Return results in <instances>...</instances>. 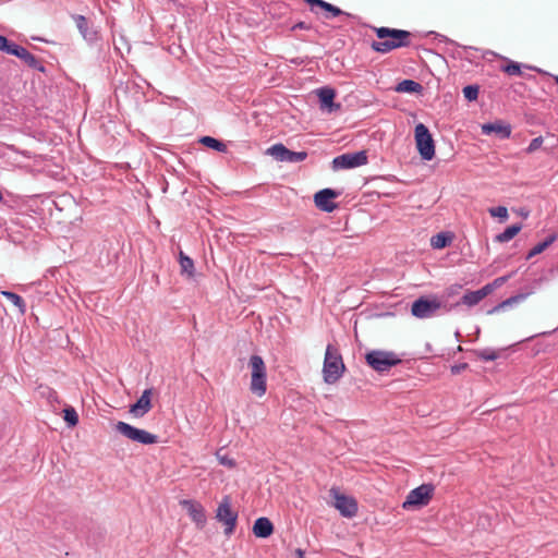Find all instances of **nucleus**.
Instances as JSON below:
<instances>
[{
	"label": "nucleus",
	"instance_id": "1",
	"mask_svg": "<svg viewBox=\"0 0 558 558\" xmlns=\"http://www.w3.org/2000/svg\"><path fill=\"white\" fill-rule=\"evenodd\" d=\"M379 40L372 43L376 52L388 53L393 49L410 46L411 33L404 29L378 27L375 29Z\"/></svg>",
	"mask_w": 558,
	"mask_h": 558
},
{
	"label": "nucleus",
	"instance_id": "2",
	"mask_svg": "<svg viewBox=\"0 0 558 558\" xmlns=\"http://www.w3.org/2000/svg\"><path fill=\"white\" fill-rule=\"evenodd\" d=\"M452 306L442 303L436 295L420 296L411 306V314L418 319L432 318L438 314L439 311L449 313Z\"/></svg>",
	"mask_w": 558,
	"mask_h": 558
},
{
	"label": "nucleus",
	"instance_id": "3",
	"mask_svg": "<svg viewBox=\"0 0 558 558\" xmlns=\"http://www.w3.org/2000/svg\"><path fill=\"white\" fill-rule=\"evenodd\" d=\"M345 369L342 356L332 344H328L325 352L323 375L327 384L337 383Z\"/></svg>",
	"mask_w": 558,
	"mask_h": 558
},
{
	"label": "nucleus",
	"instance_id": "4",
	"mask_svg": "<svg viewBox=\"0 0 558 558\" xmlns=\"http://www.w3.org/2000/svg\"><path fill=\"white\" fill-rule=\"evenodd\" d=\"M251 367V391L257 397H263L267 390L266 365L260 355L254 354L250 357Z\"/></svg>",
	"mask_w": 558,
	"mask_h": 558
},
{
	"label": "nucleus",
	"instance_id": "5",
	"mask_svg": "<svg viewBox=\"0 0 558 558\" xmlns=\"http://www.w3.org/2000/svg\"><path fill=\"white\" fill-rule=\"evenodd\" d=\"M414 137L421 158L426 161L432 160L435 157V142L428 128L423 123L416 124Z\"/></svg>",
	"mask_w": 558,
	"mask_h": 558
},
{
	"label": "nucleus",
	"instance_id": "6",
	"mask_svg": "<svg viewBox=\"0 0 558 558\" xmlns=\"http://www.w3.org/2000/svg\"><path fill=\"white\" fill-rule=\"evenodd\" d=\"M367 364L376 372L384 373L398 365L401 359L393 352L373 350L365 355Z\"/></svg>",
	"mask_w": 558,
	"mask_h": 558
},
{
	"label": "nucleus",
	"instance_id": "7",
	"mask_svg": "<svg viewBox=\"0 0 558 558\" xmlns=\"http://www.w3.org/2000/svg\"><path fill=\"white\" fill-rule=\"evenodd\" d=\"M114 429L125 438L142 445H153L158 442L157 435L151 434L145 429L134 427L122 421H119L116 424Z\"/></svg>",
	"mask_w": 558,
	"mask_h": 558
},
{
	"label": "nucleus",
	"instance_id": "8",
	"mask_svg": "<svg viewBox=\"0 0 558 558\" xmlns=\"http://www.w3.org/2000/svg\"><path fill=\"white\" fill-rule=\"evenodd\" d=\"M216 519L225 525V534L231 535L236 526L238 513L231 508V500L229 496H225L220 501Z\"/></svg>",
	"mask_w": 558,
	"mask_h": 558
},
{
	"label": "nucleus",
	"instance_id": "9",
	"mask_svg": "<svg viewBox=\"0 0 558 558\" xmlns=\"http://www.w3.org/2000/svg\"><path fill=\"white\" fill-rule=\"evenodd\" d=\"M368 157L365 150L345 153L332 159V170L353 169L366 165Z\"/></svg>",
	"mask_w": 558,
	"mask_h": 558
},
{
	"label": "nucleus",
	"instance_id": "10",
	"mask_svg": "<svg viewBox=\"0 0 558 558\" xmlns=\"http://www.w3.org/2000/svg\"><path fill=\"white\" fill-rule=\"evenodd\" d=\"M434 493V486L430 484H422L418 487L412 489L405 500L402 504L403 509H412L416 507L426 506Z\"/></svg>",
	"mask_w": 558,
	"mask_h": 558
},
{
	"label": "nucleus",
	"instance_id": "11",
	"mask_svg": "<svg viewBox=\"0 0 558 558\" xmlns=\"http://www.w3.org/2000/svg\"><path fill=\"white\" fill-rule=\"evenodd\" d=\"M330 495L333 497L335 508L345 518H352L357 512V502L353 497L340 494L337 489L331 488Z\"/></svg>",
	"mask_w": 558,
	"mask_h": 558
},
{
	"label": "nucleus",
	"instance_id": "12",
	"mask_svg": "<svg viewBox=\"0 0 558 558\" xmlns=\"http://www.w3.org/2000/svg\"><path fill=\"white\" fill-rule=\"evenodd\" d=\"M340 195V192L326 187L314 195L315 206L325 213H332L337 209L338 205L332 202V199L337 198Z\"/></svg>",
	"mask_w": 558,
	"mask_h": 558
},
{
	"label": "nucleus",
	"instance_id": "13",
	"mask_svg": "<svg viewBox=\"0 0 558 558\" xmlns=\"http://www.w3.org/2000/svg\"><path fill=\"white\" fill-rule=\"evenodd\" d=\"M180 505L187 511V514L198 529H203L206 525L207 517L204 507L195 500L183 499Z\"/></svg>",
	"mask_w": 558,
	"mask_h": 558
},
{
	"label": "nucleus",
	"instance_id": "14",
	"mask_svg": "<svg viewBox=\"0 0 558 558\" xmlns=\"http://www.w3.org/2000/svg\"><path fill=\"white\" fill-rule=\"evenodd\" d=\"M319 99L320 109L328 112H335L340 109V104L335 102L336 90L331 87L325 86L316 89Z\"/></svg>",
	"mask_w": 558,
	"mask_h": 558
},
{
	"label": "nucleus",
	"instance_id": "15",
	"mask_svg": "<svg viewBox=\"0 0 558 558\" xmlns=\"http://www.w3.org/2000/svg\"><path fill=\"white\" fill-rule=\"evenodd\" d=\"M150 396V389L144 390L137 401L130 407V413H132L135 417H143L146 413H148L151 409Z\"/></svg>",
	"mask_w": 558,
	"mask_h": 558
},
{
	"label": "nucleus",
	"instance_id": "16",
	"mask_svg": "<svg viewBox=\"0 0 558 558\" xmlns=\"http://www.w3.org/2000/svg\"><path fill=\"white\" fill-rule=\"evenodd\" d=\"M73 20L76 24L77 29L85 40L88 43H94L98 38V34L95 29L88 26V21L84 15L76 14L73 16Z\"/></svg>",
	"mask_w": 558,
	"mask_h": 558
},
{
	"label": "nucleus",
	"instance_id": "17",
	"mask_svg": "<svg viewBox=\"0 0 558 558\" xmlns=\"http://www.w3.org/2000/svg\"><path fill=\"white\" fill-rule=\"evenodd\" d=\"M482 133L485 135L496 133L500 138L505 140L510 137L511 126L499 122L485 123L482 125Z\"/></svg>",
	"mask_w": 558,
	"mask_h": 558
},
{
	"label": "nucleus",
	"instance_id": "18",
	"mask_svg": "<svg viewBox=\"0 0 558 558\" xmlns=\"http://www.w3.org/2000/svg\"><path fill=\"white\" fill-rule=\"evenodd\" d=\"M274 532V525L271 521L266 517L256 519L253 525V533L256 537L267 538Z\"/></svg>",
	"mask_w": 558,
	"mask_h": 558
},
{
	"label": "nucleus",
	"instance_id": "19",
	"mask_svg": "<svg viewBox=\"0 0 558 558\" xmlns=\"http://www.w3.org/2000/svg\"><path fill=\"white\" fill-rule=\"evenodd\" d=\"M507 60V64L501 66V71L507 73L508 75H523L521 69L522 66L532 71H536L538 73H544L541 69L532 65L521 64L519 62Z\"/></svg>",
	"mask_w": 558,
	"mask_h": 558
},
{
	"label": "nucleus",
	"instance_id": "20",
	"mask_svg": "<svg viewBox=\"0 0 558 558\" xmlns=\"http://www.w3.org/2000/svg\"><path fill=\"white\" fill-rule=\"evenodd\" d=\"M395 90L398 93L414 94L421 93L423 90V86L413 80H403L398 83Z\"/></svg>",
	"mask_w": 558,
	"mask_h": 558
},
{
	"label": "nucleus",
	"instance_id": "21",
	"mask_svg": "<svg viewBox=\"0 0 558 558\" xmlns=\"http://www.w3.org/2000/svg\"><path fill=\"white\" fill-rule=\"evenodd\" d=\"M179 263L181 267V274L186 275L189 278L194 276V262L191 257L185 255L182 251L179 253Z\"/></svg>",
	"mask_w": 558,
	"mask_h": 558
},
{
	"label": "nucleus",
	"instance_id": "22",
	"mask_svg": "<svg viewBox=\"0 0 558 558\" xmlns=\"http://www.w3.org/2000/svg\"><path fill=\"white\" fill-rule=\"evenodd\" d=\"M267 154L276 160L287 162L289 149L281 143L275 144L267 149Z\"/></svg>",
	"mask_w": 558,
	"mask_h": 558
},
{
	"label": "nucleus",
	"instance_id": "23",
	"mask_svg": "<svg viewBox=\"0 0 558 558\" xmlns=\"http://www.w3.org/2000/svg\"><path fill=\"white\" fill-rule=\"evenodd\" d=\"M452 241V235L449 232H439L432 236L430 244L434 248L440 250L448 246Z\"/></svg>",
	"mask_w": 558,
	"mask_h": 558
},
{
	"label": "nucleus",
	"instance_id": "24",
	"mask_svg": "<svg viewBox=\"0 0 558 558\" xmlns=\"http://www.w3.org/2000/svg\"><path fill=\"white\" fill-rule=\"evenodd\" d=\"M199 143L208 148H211L220 153H225L227 150V145L223 142L211 136L201 137Z\"/></svg>",
	"mask_w": 558,
	"mask_h": 558
},
{
	"label": "nucleus",
	"instance_id": "25",
	"mask_svg": "<svg viewBox=\"0 0 558 558\" xmlns=\"http://www.w3.org/2000/svg\"><path fill=\"white\" fill-rule=\"evenodd\" d=\"M482 300L480 298L478 292L468 291L466 293L463 294V296L461 298V300L459 302H457L456 304H453L451 306L453 308V307L459 306L460 304H464V305L471 307V306L478 304Z\"/></svg>",
	"mask_w": 558,
	"mask_h": 558
},
{
	"label": "nucleus",
	"instance_id": "26",
	"mask_svg": "<svg viewBox=\"0 0 558 558\" xmlns=\"http://www.w3.org/2000/svg\"><path fill=\"white\" fill-rule=\"evenodd\" d=\"M1 294L16 306L21 314L26 312V304L22 296L12 291H1Z\"/></svg>",
	"mask_w": 558,
	"mask_h": 558
},
{
	"label": "nucleus",
	"instance_id": "27",
	"mask_svg": "<svg viewBox=\"0 0 558 558\" xmlns=\"http://www.w3.org/2000/svg\"><path fill=\"white\" fill-rule=\"evenodd\" d=\"M20 59L23 60L25 62V64H27L29 68H32L34 70H37L40 72L45 71V66L41 64V62L34 54H32L27 49H25V51L23 52V54Z\"/></svg>",
	"mask_w": 558,
	"mask_h": 558
},
{
	"label": "nucleus",
	"instance_id": "28",
	"mask_svg": "<svg viewBox=\"0 0 558 558\" xmlns=\"http://www.w3.org/2000/svg\"><path fill=\"white\" fill-rule=\"evenodd\" d=\"M520 230H521L520 225H512V226L506 228V230L504 232L499 233L496 236V241L500 242V243L508 242V241L512 240L520 232Z\"/></svg>",
	"mask_w": 558,
	"mask_h": 558
},
{
	"label": "nucleus",
	"instance_id": "29",
	"mask_svg": "<svg viewBox=\"0 0 558 558\" xmlns=\"http://www.w3.org/2000/svg\"><path fill=\"white\" fill-rule=\"evenodd\" d=\"M556 240V235H548L544 241L536 244L527 254L526 258H532L533 256L541 254L545 251L550 244H553Z\"/></svg>",
	"mask_w": 558,
	"mask_h": 558
},
{
	"label": "nucleus",
	"instance_id": "30",
	"mask_svg": "<svg viewBox=\"0 0 558 558\" xmlns=\"http://www.w3.org/2000/svg\"><path fill=\"white\" fill-rule=\"evenodd\" d=\"M63 420L70 427H74L78 423V415L76 410L73 407H66L63 410Z\"/></svg>",
	"mask_w": 558,
	"mask_h": 558
},
{
	"label": "nucleus",
	"instance_id": "31",
	"mask_svg": "<svg viewBox=\"0 0 558 558\" xmlns=\"http://www.w3.org/2000/svg\"><path fill=\"white\" fill-rule=\"evenodd\" d=\"M474 354L482 361H495L498 359V352L494 349H482V350H474Z\"/></svg>",
	"mask_w": 558,
	"mask_h": 558
},
{
	"label": "nucleus",
	"instance_id": "32",
	"mask_svg": "<svg viewBox=\"0 0 558 558\" xmlns=\"http://www.w3.org/2000/svg\"><path fill=\"white\" fill-rule=\"evenodd\" d=\"M478 86L477 85H468L463 88V95L466 100L474 101L478 97Z\"/></svg>",
	"mask_w": 558,
	"mask_h": 558
},
{
	"label": "nucleus",
	"instance_id": "33",
	"mask_svg": "<svg viewBox=\"0 0 558 558\" xmlns=\"http://www.w3.org/2000/svg\"><path fill=\"white\" fill-rule=\"evenodd\" d=\"M287 156H288L287 162L295 163V162L305 160L307 157V153L306 151H293V150L289 149V154Z\"/></svg>",
	"mask_w": 558,
	"mask_h": 558
},
{
	"label": "nucleus",
	"instance_id": "34",
	"mask_svg": "<svg viewBox=\"0 0 558 558\" xmlns=\"http://www.w3.org/2000/svg\"><path fill=\"white\" fill-rule=\"evenodd\" d=\"M488 213L492 217H498L502 220H507L508 218V209L505 206L492 207L488 209Z\"/></svg>",
	"mask_w": 558,
	"mask_h": 558
},
{
	"label": "nucleus",
	"instance_id": "35",
	"mask_svg": "<svg viewBox=\"0 0 558 558\" xmlns=\"http://www.w3.org/2000/svg\"><path fill=\"white\" fill-rule=\"evenodd\" d=\"M25 49L26 48L15 44V43L10 41L9 47L5 50V53L17 57L20 59L22 57L23 52L25 51Z\"/></svg>",
	"mask_w": 558,
	"mask_h": 558
},
{
	"label": "nucleus",
	"instance_id": "36",
	"mask_svg": "<svg viewBox=\"0 0 558 558\" xmlns=\"http://www.w3.org/2000/svg\"><path fill=\"white\" fill-rule=\"evenodd\" d=\"M325 12H326V15H325L326 19H331V17H336V16H340V15L350 16L349 13L342 11L340 8H338L331 3L329 4V8L327 10H325Z\"/></svg>",
	"mask_w": 558,
	"mask_h": 558
},
{
	"label": "nucleus",
	"instance_id": "37",
	"mask_svg": "<svg viewBox=\"0 0 558 558\" xmlns=\"http://www.w3.org/2000/svg\"><path fill=\"white\" fill-rule=\"evenodd\" d=\"M545 138L543 136H537L531 141L529 146L525 148L526 154H533L537 149H539L544 143Z\"/></svg>",
	"mask_w": 558,
	"mask_h": 558
},
{
	"label": "nucleus",
	"instance_id": "38",
	"mask_svg": "<svg viewBox=\"0 0 558 558\" xmlns=\"http://www.w3.org/2000/svg\"><path fill=\"white\" fill-rule=\"evenodd\" d=\"M311 7V10L314 12V8L318 7L322 10H327L329 8V2L325 0H304Z\"/></svg>",
	"mask_w": 558,
	"mask_h": 558
},
{
	"label": "nucleus",
	"instance_id": "39",
	"mask_svg": "<svg viewBox=\"0 0 558 558\" xmlns=\"http://www.w3.org/2000/svg\"><path fill=\"white\" fill-rule=\"evenodd\" d=\"M217 459L219 460L220 464L233 468L235 465V462L233 459L229 458L227 454H221L220 451L217 452Z\"/></svg>",
	"mask_w": 558,
	"mask_h": 558
},
{
	"label": "nucleus",
	"instance_id": "40",
	"mask_svg": "<svg viewBox=\"0 0 558 558\" xmlns=\"http://www.w3.org/2000/svg\"><path fill=\"white\" fill-rule=\"evenodd\" d=\"M546 140L549 142L547 146L544 147V150L550 151L555 147L558 146V137L554 134H548Z\"/></svg>",
	"mask_w": 558,
	"mask_h": 558
},
{
	"label": "nucleus",
	"instance_id": "41",
	"mask_svg": "<svg viewBox=\"0 0 558 558\" xmlns=\"http://www.w3.org/2000/svg\"><path fill=\"white\" fill-rule=\"evenodd\" d=\"M511 277H512V274L498 277L493 282H490V284H492L493 289L495 290V289L501 287L504 283H506Z\"/></svg>",
	"mask_w": 558,
	"mask_h": 558
},
{
	"label": "nucleus",
	"instance_id": "42",
	"mask_svg": "<svg viewBox=\"0 0 558 558\" xmlns=\"http://www.w3.org/2000/svg\"><path fill=\"white\" fill-rule=\"evenodd\" d=\"M494 291L490 282L485 284L483 288L476 290V292H478L480 294V298L481 300H483L484 298H486L488 294H490L492 292Z\"/></svg>",
	"mask_w": 558,
	"mask_h": 558
},
{
	"label": "nucleus",
	"instance_id": "43",
	"mask_svg": "<svg viewBox=\"0 0 558 558\" xmlns=\"http://www.w3.org/2000/svg\"><path fill=\"white\" fill-rule=\"evenodd\" d=\"M296 29L310 31V29H312V24L303 22V21L298 22L291 27V31H296Z\"/></svg>",
	"mask_w": 558,
	"mask_h": 558
},
{
	"label": "nucleus",
	"instance_id": "44",
	"mask_svg": "<svg viewBox=\"0 0 558 558\" xmlns=\"http://www.w3.org/2000/svg\"><path fill=\"white\" fill-rule=\"evenodd\" d=\"M513 303L510 302L509 298L505 301H502L501 303H499L498 305H496L493 310L489 311V313H495V312H498L502 308H506V307H509V306H512Z\"/></svg>",
	"mask_w": 558,
	"mask_h": 558
},
{
	"label": "nucleus",
	"instance_id": "45",
	"mask_svg": "<svg viewBox=\"0 0 558 558\" xmlns=\"http://www.w3.org/2000/svg\"><path fill=\"white\" fill-rule=\"evenodd\" d=\"M468 364L466 363H460V364H456L453 366H451V373L453 375H458L460 374L462 371L468 368Z\"/></svg>",
	"mask_w": 558,
	"mask_h": 558
},
{
	"label": "nucleus",
	"instance_id": "46",
	"mask_svg": "<svg viewBox=\"0 0 558 558\" xmlns=\"http://www.w3.org/2000/svg\"><path fill=\"white\" fill-rule=\"evenodd\" d=\"M527 295H529V293L517 294V295L510 296L509 300H510L511 303L517 304V303L522 302L523 300H525V298Z\"/></svg>",
	"mask_w": 558,
	"mask_h": 558
},
{
	"label": "nucleus",
	"instance_id": "47",
	"mask_svg": "<svg viewBox=\"0 0 558 558\" xmlns=\"http://www.w3.org/2000/svg\"><path fill=\"white\" fill-rule=\"evenodd\" d=\"M9 43L10 40L5 36L0 35V51L5 52L9 47Z\"/></svg>",
	"mask_w": 558,
	"mask_h": 558
},
{
	"label": "nucleus",
	"instance_id": "48",
	"mask_svg": "<svg viewBox=\"0 0 558 558\" xmlns=\"http://www.w3.org/2000/svg\"><path fill=\"white\" fill-rule=\"evenodd\" d=\"M305 551L301 548L295 549V556L298 558H304Z\"/></svg>",
	"mask_w": 558,
	"mask_h": 558
},
{
	"label": "nucleus",
	"instance_id": "49",
	"mask_svg": "<svg viewBox=\"0 0 558 558\" xmlns=\"http://www.w3.org/2000/svg\"><path fill=\"white\" fill-rule=\"evenodd\" d=\"M521 215L526 218L529 216V211H521Z\"/></svg>",
	"mask_w": 558,
	"mask_h": 558
},
{
	"label": "nucleus",
	"instance_id": "50",
	"mask_svg": "<svg viewBox=\"0 0 558 558\" xmlns=\"http://www.w3.org/2000/svg\"><path fill=\"white\" fill-rule=\"evenodd\" d=\"M456 337H457V338H459V337H460V332H459V331H457V332H456Z\"/></svg>",
	"mask_w": 558,
	"mask_h": 558
}]
</instances>
